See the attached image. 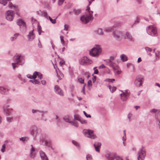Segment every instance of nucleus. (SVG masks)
Wrapping results in <instances>:
<instances>
[{"mask_svg": "<svg viewBox=\"0 0 160 160\" xmlns=\"http://www.w3.org/2000/svg\"><path fill=\"white\" fill-rule=\"evenodd\" d=\"M155 119L156 120H160V110L158 111V113L156 115Z\"/></svg>", "mask_w": 160, "mask_h": 160, "instance_id": "32", "label": "nucleus"}, {"mask_svg": "<svg viewBox=\"0 0 160 160\" xmlns=\"http://www.w3.org/2000/svg\"><path fill=\"white\" fill-rule=\"evenodd\" d=\"M82 10L81 9H78L77 10L74 9L73 12L75 15H77L81 13Z\"/></svg>", "mask_w": 160, "mask_h": 160, "instance_id": "29", "label": "nucleus"}, {"mask_svg": "<svg viewBox=\"0 0 160 160\" xmlns=\"http://www.w3.org/2000/svg\"><path fill=\"white\" fill-rule=\"evenodd\" d=\"M14 62L12 63V65L13 69L17 68L18 65H22L24 63V60L23 57L20 54H16L13 57Z\"/></svg>", "mask_w": 160, "mask_h": 160, "instance_id": "1", "label": "nucleus"}, {"mask_svg": "<svg viewBox=\"0 0 160 160\" xmlns=\"http://www.w3.org/2000/svg\"><path fill=\"white\" fill-rule=\"evenodd\" d=\"M32 112L33 113H41L42 114H45L47 113V112L44 111H41L38 110H35L32 109Z\"/></svg>", "mask_w": 160, "mask_h": 160, "instance_id": "24", "label": "nucleus"}, {"mask_svg": "<svg viewBox=\"0 0 160 160\" xmlns=\"http://www.w3.org/2000/svg\"><path fill=\"white\" fill-rule=\"evenodd\" d=\"M63 119L66 122H68L69 123L71 121L70 120L69 117L68 115H66L63 118Z\"/></svg>", "mask_w": 160, "mask_h": 160, "instance_id": "30", "label": "nucleus"}, {"mask_svg": "<svg viewBox=\"0 0 160 160\" xmlns=\"http://www.w3.org/2000/svg\"><path fill=\"white\" fill-rule=\"evenodd\" d=\"M44 114H42L41 115V119L42 120L44 121H47V119L43 115Z\"/></svg>", "mask_w": 160, "mask_h": 160, "instance_id": "50", "label": "nucleus"}, {"mask_svg": "<svg viewBox=\"0 0 160 160\" xmlns=\"http://www.w3.org/2000/svg\"><path fill=\"white\" fill-rule=\"evenodd\" d=\"M86 158L87 160H92V156L89 154H88L86 156Z\"/></svg>", "mask_w": 160, "mask_h": 160, "instance_id": "40", "label": "nucleus"}, {"mask_svg": "<svg viewBox=\"0 0 160 160\" xmlns=\"http://www.w3.org/2000/svg\"><path fill=\"white\" fill-rule=\"evenodd\" d=\"M83 134L88 138L94 139L96 136L93 134V131L90 129H85L83 131Z\"/></svg>", "mask_w": 160, "mask_h": 160, "instance_id": "5", "label": "nucleus"}, {"mask_svg": "<svg viewBox=\"0 0 160 160\" xmlns=\"http://www.w3.org/2000/svg\"><path fill=\"white\" fill-rule=\"evenodd\" d=\"M65 0H59L58 1V5L59 6L61 5L63 3Z\"/></svg>", "mask_w": 160, "mask_h": 160, "instance_id": "44", "label": "nucleus"}, {"mask_svg": "<svg viewBox=\"0 0 160 160\" xmlns=\"http://www.w3.org/2000/svg\"><path fill=\"white\" fill-rule=\"evenodd\" d=\"M115 160H124L122 158L119 156H117L115 157Z\"/></svg>", "mask_w": 160, "mask_h": 160, "instance_id": "52", "label": "nucleus"}, {"mask_svg": "<svg viewBox=\"0 0 160 160\" xmlns=\"http://www.w3.org/2000/svg\"><path fill=\"white\" fill-rule=\"evenodd\" d=\"M115 81L114 79H109V78H107L106 79L105 81L106 82H112L113 81Z\"/></svg>", "mask_w": 160, "mask_h": 160, "instance_id": "41", "label": "nucleus"}, {"mask_svg": "<svg viewBox=\"0 0 160 160\" xmlns=\"http://www.w3.org/2000/svg\"><path fill=\"white\" fill-rule=\"evenodd\" d=\"M38 129L36 126L33 125L31 127L30 129V134L33 136L34 138L36 137L38 133Z\"/></svg>", "mask_w": 160, "mask_h": 160, "instance_id": "11", "label": "nucleus"}, {"mask_svg": "<svg viewBox=\"0 0 160 160\" xmlns=\"http://www.w3.org/2000/svg\"><path fill=\"white\" fill-rule=\"evenodd\" d=\"M64 30H65L68 31L69 28V26L67 24H65L64 25Z\"/></svg>", "mask_w": 160, "mask_h": 160, "instance_id": "55", "label": "nucleus"}, {"mask_svg": "<svg viewBox=\"0 0 160 160\" xmlns=\"http://www.w3.org/2000/svg\"><path fill=\"white\" fill-rule=\"evenodd\" d=\"M139 22V20L138 19V18H137L136 20L135 21L134 23L133 24L131 25V27L132 28L133 26L137 24Z\"/></svg>", "mask_w": 160, "mask_h": 160, "instance_id": "37", "label": "nucleus"}, {"mask_svg": "<svg viewBox=\"0 0 160 160\" xmlns=\"http://www.w3.org/2000/svg\"><path fill=\"white\" fill-rule=\"evenodd\" d=\"M105 157L108 160H113L114 158L115 159L116 156H115V153L108 152L106 154Z\"/></svg>", "mask_w": 160, "mask_h": 160, "instance_id": "14", "label": "nucleus"}, {"mask_svg": "<svg viewBox=\"0 0 160 160\" xmlns=\"http://www.w3.org/2000/svg\"><path fill=\"white\" fill-rule=\"evenodd\" d=\"M116 88L115 87H113L112 88V90L110 91L111 92H113L116 90Z\"/></svg>", "mask_w": 160, "mask_h": 160, "instance_id": "59", "label": "nucleus"}, {"mask_svg": "<svg viewBox=\"0 0 160 160\" xmlns=\"http://www.w3.org/2000/svg\"><path fill=\"white\" fill-rule=\"evenodd\" d=\"M96 32L97 34L100 35H103L104 34L102 29L100 28L98 29L96 31Z\"/></svg>", "mask_w": 160, "mask_h": 160, "instance_id": "25", "label": "nucleus"}, {"mask_svg": "<svg viewBox=\"0 0 160 160\" xmlns=\"http://www.w3.org/2000/svg\"><path fill=\"white\" fill-rule=\"evenodd\" d=\"M19 35V33H16L14 34L13 36L10 38V40L12 41H13L17 38L18 37Z\"/></svg>", "mask_w": 160, "mask_h": 160, "instance_id": "28", "label": "nucleus"}, {"mask_svg": "<svg viewBox=\"0 0 160 160\" xmlns=\"http://www.w3.org/2000/svg\"><path fill=\"white\" fill-rule=\"evenodd\" d=\"M54 91L55 93L61 96H63L64 95V93L62 90L60 88L59 86L56 85L54 86Z\"/></svg>", "mask_w": 160, "mask_h": 160, "instance_id": "13", "label": "nucleus"}, {"mask_svg": "<svg viewBox=\"0 0 160 160\" xmlns=\"http://www.w3.org/2000/svg\"><path fill=\"white\" fill-rule=\"evenodd\" d=\"M34 29L30 31L28 35V38L29 41H32L34 39L35 37V33L33 32Z\"/></svg>", "mask_w": 160, "mask_h": 160, "instance_id": "15", "label": "nucleus"}, {"mask_svg": "<svg viewBox=\"0 0 160 160\" xmlns=\"http://www.w3.org/2000/svg\"><path fill=\"white\" fill-rule=\"evenodd\" d=\"M35 82H35V84H38V85H40L41 84L40 82L38 80V79H35Z\"/></svg>", "mask_w": 160, "mask_h": 160, "instance_id": "51", "label": "nucleus"}, {"mask_svg": "<svg viewBox=\"0 0 160 160\" xmlns=\"http://www.w3.org/2000/svg\"><path fill=\"white\" fill-rule=\"evenodd\" d=\"M155 57L156 59L158 58H159V51H157L155 52Z\"/></svg>", "mask_w": 160, "mask_h": 160, "instance_id": "47", "label": "nucleus"}, {"mask_svg": "<svg viewBox=\"0 0 160 160\" xmlns=\"http://www.w3.org/2000/svg\"><path fill=\"white\" fill-rule=\"evenodd\" d=\"M33 79H35L37 77L39 78L40 79H42V74L40 72L35 71L34 72L33 74Z\"/></svg>", "mask_w": 160, "mask_h": 160, "instance_id": "18", "label": "nucleus"}, {"mask_svg": "<svg viewBox=\"0 0 160 160\" xmlns=\"http://www.w3.org/2000/svg\"><path fill=\"white\" fill-rule=\"evenodd\" d=\"M81 118L80 116L78 114H76L74 115V120H78L79 121V120H80V119Z\"/></svg>", "mask_w": 160, "mask_h": 160, "instance_id": "33", "label": "nucleus"}, {"mask_svg": "<svg viewBox=\"0 0 160 160\" xmlns=\"http://www.w3.org/2000/svg\"><path fill=\"white\" fill-rule=\"evenodd\" d=\"M56 71L57 73V76L59 78V80L57 81V82H58L59 80L61 79L62 78H63L64 77V75L60 71H59L58 72L56 69Z\"/></svg>", "mask_w": 160, "mask_h": 160, "instance_id": "23", "label": "nucleus"}, {"mask_svg": "<svg viewBox=\"0 0 160 160\" xmlns=\"http://www.w3.org/2000/svg\"><path fill=\"white\" fill-rule=\"evenodd\" d=\"M26 139V138L22 137L21 138H19V140L20 141H22L23 142L25 141Z\"/></svg>", "mask_w": 160, "mask_h": 160, "instance_id": "58", "label": "nucleus"}, {"mask_svg": "<svg viewBox=\"0 0 160 160\" xmlns=\"http://www.w3.org/2000/svg\"><path fill=\"white\" fill-rule=\"evenodd\" d=\"M72 143L75 146H76L77 147H79V144L78 143V142H76L75 141L72 140Z\"/></svg>", "mask_w": 160, "mask_h": 160, "instance_id": "42", "label": "nucleus"}, {"mask_svg": "<svg viewBox=\"0 0 160 160\" xmlns=\"http://www.w3.org/2000/svg\"><path fill=\"white\" fill-rule=\"evenodd\" d=\"M42 14L43 16L46 18H48V14L45 11H44L42 12Z\"/></svg>", "mask_w": 160, "mask_h": 160, "instance_id": "43", "label": "nucleus"}, {"mask_svg": "<svg viewBox=\"0 0 160 160\" xmlns=\"http://www.w3.org/2000/svg\"><path fill=\"white\" fill-rule=\"evenodd\" d=\"M27 77L28 78H30V79H33V75H30V74H28L27 75Z\"/></svg>", "mask_w": 160, "mask_h": 160, "instance_id": "63", "label": "nucleus"}, {"mask_svg": "<svg viewBox=\"0 0 160 160\" xmlns=\"http://www.w3.org/2000/svg\"><path fill=\"white\" fill-rule=\"evenodd\" d=\"M157 110L155 109H153L150 110V112L151 113H155L156 112Z\"/></svg>", "mask_w": 160, "mask_h": 160, "instance_id": "61", "label": "nucleus"}, {"mask_svg": "<svg viewBox=\"0 0 160 160\" xmlns=\"http://www.w3.org/2000/svg\"><path fill=\"white\" fill-rule=\"evenodd\" d=\"M120 96L121 99L123 101H126L129 97L128 95H127V94H126V92H122L120 94Z\"/></svg>", "mask_w": 160, "mask_h": 160, "instance_id": "20", "label": "nucleus"}, {"mask_svg": "<svg viewBox=\"0 0 160 160\" xmlns=\"http://www.w3.org/2000/svg\"><path fill=\"white\" fill-rule=\"evenodd\" d=\"M39 154L42 160H48L45 153L42 150L39 151Z\"/></svg>", "mask_w": 160, "mask_h": 160, "instance_id": "19", "label": "nucleus"}, {"mask_svg": "<svg viewBox=\"0 0 160 160\" xmlns=\"http://www.w3.org/2000/svg\"><path fill=\"white\" fill-rule=\"evenodd\" d=\"M104 30L106 32H110L113 31V27H108L106 28Z\"/></svg>", "mask_w": 160, "mask_h": 160, "instance_id": "31", "label": "nucleus"}, {"mask_svg": "<svg viewBox=\"0 0 160 160\" xmlns=\"http://www.w3.org/2000/svg\"><path fill=\"white\" fill-rule=\"evenodd\" d=\"M83 112L85 116L87 118H90L91 117V115L90 114H87V113L85 111H83Z\"/></svg>", "mask_w": 160, "mask_h": 160, "instance_id": "56", "label": "nucleus"}, {"mask_svg": "<svg viewBox=\"0 0 160 160\" xmlns=\"http://www.w3.org/2000/svg\"><path fill=\"white\" fill-rule=\"evenodd\" d=\"M90 9L89 8L87 9L86 15H83L81 17V20L85 23H87L90 20H92L93 18L92 16L93 12L90 11Z\"/></svg>", "mask_w": 160, "mask_h": 160, "instance_id": "2", "label": "nucleus"}, {"mask_svg": "<svg viewBox=\"0 0 160 160\" xmlns=\"http://www.w3.org/2000/svg\"><path fill=\"white\" fill-rule=\"evenodd\" d=\"M124 92H126V94H127V95H128L129 96L130 92L128 90H125Z\"/></svg>", "mask_w": 160, "mask_h": 160, "instance_id": "60", "label": "nucleus"}, {"mask_svg": "<svg viewBox=\"0 0 160 160\" xmlns=\"http://www.w3.org/2000/svg\"><path fill=\"white\" fill-rule=\"evenodd\" d=\"M57 17H56L54 19H52L50 16L48 17V18L50 20V21L53 24H55L56 23V20L57 18Z\"/></svg>", "mask_w": 160, "mask_h": 160, "instance_id": "36", "label": "nucleus"}, {"mask_svg": "<svg viewBox=\"0 0 160 160\" xmlns=\"http://www.w3.org/2000/svg\"><path fill=\"white\" fill-rule=\"evenodd\" d=\"M125 38L128 39V40L131 42H134V38L132 37L131 34L128 32L126 33L125 36Z\"/></svg>", "mask_w": 160, "mask_h": 160, "instance_id": "17", "label": "nucleus"}, {"mask_svg": "<svg viewBox=\"0 0 160 160\" xmlns=\"http://www.w3.org/2000/svg\"><path fill=\"white\" fill-rule=\"evenodd\" d=\"M60 40H61V43L62 44H64V40L63 39V38H64L63 37V36H60Z\"/></svg>", "mask_w": 160, "mask_h": 160, "instance_id": "45", "label": "nucleus"}, {"mask_svg": "<svg viewBox=\"0 0 160 160\" xmlns=\"http://www.w3.org/2000/svg\"><path fill=\"white\" fill-rule=\"evenodd\" d=\"M3 109L4 110V112L7 116L10 113V112L8 111V110L6 108H5V107H4Z\"/></svg>", "mask_w": 160, "mask_h": 160, "instance_id": "35", "label": "nucleus"}, {"mask_svg": "<svg viewBox=\"0 0 160 160\" xmlns=\"http://www.w3.org/2000/svg\"><path fill=\"white\" fill-rule=\"evenodd\" d=\"M86 85V84H85L83 85V87L81 91V92H82L83 94H85V86Z\"/></svg>", "mask_w": 160, "mask_h": 160, "instance_id": "53", "label": "nucleus"}, {"mask_svg": "<svg viewBox=\"0 0 160 160\" xmlns=\"http://www.w3.org/2000/svg\"><path fill=\"white\" fill-rule=\"evenodd\" d=\"M145 49L147 52H150L152 51V49L148 47H145Z\"/></svg>", "mask_w": 160, "mask_h": 160, "instance_id": "48", "label": "nucleus"}, {"mask_svg": "<svg viewBox=\"0 0 160 160\" xmlns=\"http://www.w3.org/2000/svg\"><path fill=\"white\" fill-rule=\"evenodd\" d=\"M9 92L8 89L2 86L0 87V93L2 94L6 95Z\"/></svg>", "mask_w": 160, "mask_h": 160, "instance_id": "16", "label": "nucleus"}, {"mask_svg": "<svg viewBox=\"0 0 160 160\" xmlns=\"http://www.w3.org/2000/svg\"><path fill=\"white\" fill-rule=\"evenodd\" d=\"M80 64L84 65H88L92 63V61L89 59L86 56H84L81 58L79 60Z\"/></svg>", "mask_w": 160, "mask_h": 160, "instance_id": "7", "label": "nucleus"}, {"mask_svg": "<svg viewBox=\"0 0 160 160\" xmlns=\"http://www.w3.org/2000/svg\"><path fill=\"white\" fill-rule=\"evenodd\" d=\"M143 80V77L141 75H138L136 77L134 83L137 87H140L142 84Z\"/></svg>", "mask_w": 160, "mask_h": 160, "instance_id": "6", "label": "nucleus"}, {"mask_svg": "<svg viewBox=\"0 0 160 160\" xmlns=\"http://www.w3.org/2000/svg\"><path fill=\"white\" fill-rule=\"evenodd\" d=\"M78 81L79 82L81 83H83L84 80L82 79V78H79L78 79Z\"/></svg>", "mask_w": 160, "mask_h": 160, "instance_id": "46", "label": "nucleus"}, {"mask_svg": "<svg viewBox=\"0 0 160 160\" xmlns=\"http://www.w3.org/2000/svg\"><path fill=\"white\" fill-rule=\"evenodd\" d=\"M101 143L99 142H96L94 144V146L96 151L98 152H100V148L101 147Z\"/></svg>", "mask_w": 160, "mask_h": 160, "instance_id": "21", "label": "nucleus"}, {"mask_svg": "<svg viewBox=\"0 0 160 160\" xmlns=\"http://www.w3.org/2000/svg\"><path fill=\"white\" fill-rule=\"evenodd\" d=\"M6 19L9 21H12L13 20L14 16V13L12 10H8L5 13Z\"/></svg>", "mask_w": 160, "mask_h": 160, "instance_id": "10", "label": "nucleus"}, {"mask_svg": "<svg viewBox=\"0 0 160 160\" xmlns=\"http://www.w3.org/2000/svg\"><path fill=\"white\" fill-rule=\"evenodd\" d=\"M38 46L39 48H42V46L39 40H38Z\"/></svg>", "mask_w": 160, "mask_h": 160, "instance_id": "49", "label": "nucleus"}, {"mask_svg": "<svg viewBox=\"0 0 160 160\" xmlns=\"http://www.w3.org/2000/svg\"><path fill=\"white\" fill-rule=\"evenodd\" d=\"M31 146L32 147V148L30 151V156L31 158H33L35 156V149L34 148L32 145H31Z\"/></svg>", "mask_w": 160, "mask_h": 160, "instance_id": "22", "label": "nucleus"}, {"mask_svg": "<svg viewBox=\"0 0 160 160\" xmlns=\"http://www.w3.org/2000/svg\"><path fill=\"white\" fill-rule=\"evenodd\" d=\"M147 31L149 35L152 36L155 35L157 33L156 28L152 26H149L147 29Z\"/></svg>", "mask_w": 160, "mask_h": 160, "instance_id": "9", "label": "nucleus"}, {"mask_svg": "<svg viewBox=\"0 0 160 160\" xmlns=\"http://www.w3.org/2000/svg\"><path fill=\"white\" fill-rule=\"evenodd\" d=\"M102 52V49L100 45H95V47L89 51L90 55L93 57H98Z\"/></svg>", "mask_w": 160, "mask_h": 160, "instance_id": "3", "label": "nucleus"}, {"mask_svg": "<svg viewBox=\"0 0 160 160\" xmlns=\"http://www.w3.org/2000/svg\"><path fill=\"white\" fill-rule=\"evenodd\" d=\"M88 86H91L92 85V81L91 80H89L88 82Z\"/></svg>", "mask_w": 160, "mask_h": 160, "instance_id": "64", "label": "nucleus"}, {"mask_svg": "<svg viewBox=\"0 0 160 160\" xmlns=\"http://www.w3.org/2000/svg\"><path fill=\"white\" fill-rule=\"evenodd\" d=\"M70 123L71 124V125H72L73 126L75 127H78V122L76 121H71Z\"/></svg>", "mask_w": 160, "mask_h": 160, "instance_id": "34", "label": "nucleus"}, {"mask_svg": "<svg viewBox=\"0 0 160 160\" xmlns=\"http://www.w3.org/2000/svg\"><path fill=\"white\" fill-rule=\"evenodd\" d=\"M8 6L10 8H12V7H15V5H13L12 3H11V2H10L9 3V4L8 5Z\"/></svg>", "mask_w": 160, "mask_h": 160, "instance_id": "57", "label": "nucleus"}, {"mask_svg": "<svg viewBox=\"0 0 160 160\" xmlns=\"http://www.w3.org/2000/svg\"><path fill=\"white\" fill-rule=\"evenodd\" d=\"M12 119V118L11 117H8L7 118V121L9 122H11Z\"/></svg>", "mask_w": 160, "mask_h": 160, "instance_id": "54", "label": "nucleus"}, {"mask_svg": "<svg viewBox=\"0 0 160 160\" xmlns=\"http://www.w3.org/2000/svg\"><path fill=\"white\" fill-rule=\"evenodd\" d=\"M79 121L82 124H86L87 123V121L82 118H81L80 120H79Z\"/></svg>", "mask_w": 160, "mask_h": 160, "instance_id": "39", "label": "nucleus"}, {"mask_svg": "<svg viewBox=\"0 0 160 160\" xmlns=\"http://www.w3.org/2000/svg\"><path fill=\"white\" fill-rule=\"evenodd\" d=\"M41 26L38 24V31H41Z\"/></svg>", "mask_w": 160, "mask_h": 160, "instance_id": "62", "label": "nucleus"}, {"mask_svg": "<svg viewBox=\"0 0 160 160\" xmlns=\"http://www.w3.org/2000/svg\"><path fill=\"white\" fill-rule=\"evenodd\" d=\"M14 10H15V11L16 12V14L18 15H19V13L18 12L19 11V9H18V6L15 5V7H14Z\"/></svg>", "mask_w": 160, "mask_h": 160, "instance_id": "38", "label": "nucleus"}, {"mask_svg": "<svg viewBox=\"0 0 160 160\" xmlns=\"http://www.w3.org/2000/svg\"><path fill=\"white\" fill-rule=\"evenodd\" d=\"M113 36L116 40H119L122 38L123 35L122 32L119 30H117L113 32Z\"/></svg>", "mask_w": 160, "mask_h": 160, "instance_id": "12", "label": "nucleus"}, {"mask_svg": "<svg viewBox=\"0 0 160 160\" xmlns=\"http://www.w3.org/2000/svg\"><path fill=\"white\" fill-rule=\"evenodd\" d=\"M127 58V56L125 54H122L120 55L121 59L123 62L127 61L128 60Z\"/></svg>", "mask_w": 160, "mask_h": 160, "instance_id": "27", "label": "nucleus"}, {"mask_svg": "<svg viewBox=\"0 0 160 160\" xmlns=\"http://www.w3.org/2000/svg\"><path fill=\"white\" fill-rule=\"evenodd\" d=\"M17 23L19 26L21 30L23 32L26 31L27 26L26 22L22 19H20L17 20Z\"/></svg>", "mask_w": 160, "mask_h": 160, "instance_id": "4", "label": "nucleus"}, {"mask_svg": "<svg viewBox=\"0 0 160 160\" xmlns=\"http://www.w3.org/2000/svg\"><path fill=\"white\" fill-rule=\"evenodd\" d=\"M106 62L107 65L111 67H112L114 63L113 61H112L110 59H109L106 60Z\"/></svg>", "mask_w": 160, "mask_h": 160, "instance_id": "26", "label": "nucleus"}, {"mask_svg": "<svg viewBox=\"0 0 160 160\" xmlns=\"http://www.w3.org/2000/svg\"><path fill=\"white\" fill-rule=\"evenodd\" d=\"M138 160H144L146 155V152L145 149L143 148V147L139 150L138 152Z\"/></svg>", "mask_w": 160, "mask_h": 160, "instance_id": "8", "label": "nucleus"}]
</instances>
